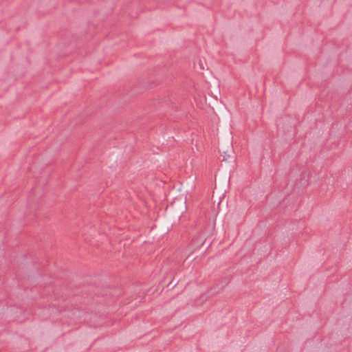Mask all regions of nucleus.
Listing matches in <instances>:
<instances>
[{
  "label": "nucleus",
  "mask_w": 352,
  "mask_h": 352,
  "mask_svg": "<svg viewBox=\"0 0 352 352\" xmlns=\"http://www.w3.org/2000/svg\"><path fill=\"white\" fill-rule=\"evenodd\" d=\"M168 210L179 218L187 210L186 201L182 198L176 199L170 204Z\"/></svg>",
  "instance_id": "obj_1"
},
{
  "label": "nucleus",
  "mask_w": 352,
  "mask_h": 352,
  "mask_svg": "<svg viewBox=\"0 0 352 352\" xmlns=\"http://www.w3.org/2000/svg\"><path fill=\"white\" fill-rule=\"evenodd\" d=\"M306 184H307V182L305 181L304 183H303V185H306Z\"/></svg>",
  "instance_id": "obj_3"
},
{
  "label": "nucleus",
  "mask_w": 352,
  "mask_h": 352,
  "mask_svg": "<svg viewBox=\"0 0 352 352\" xmlns=\"http://www.w3.org/2000/svg\"><path fill=\"white\" fill-rule=\"evenodd\" d=\"M223 160L227 161L229 158L232 157V154L233 153V148L231 144L228 146L227 150L223 152Z\"/></svg>",
  "instance_id": "obj_2"
}]
</instances>
